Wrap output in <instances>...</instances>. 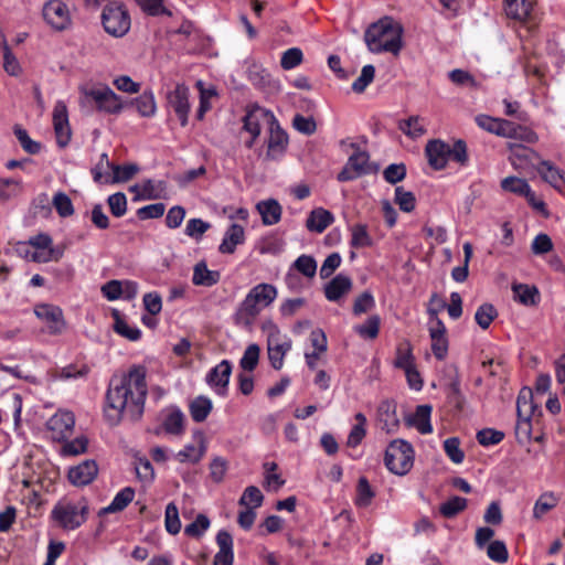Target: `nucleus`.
<instances>
[{
	"mask_svg": "<svg viewBox=\"0 0 565 565\" xmlns=\"http://www.w3.org/2000/svg\"><path fill=\"white\" fill-rule=\"evenodd\" d=\"M147 369L135 364L121 376H113L105 396L104 415L110 425H118L127 416L132 420L141 417L148 394Z\"/></svg>",
	"mask_w": 565,
	"mask_h": 565,
	"instance_id": "f257e3e1",
	"label": "nucleus"
},
{
	"mask_svg": "<svg viewBox=\"0 0 565 565\" xmlns=\"http://www.w3.org/2000/svg\"><path fill=\"white\" fill-rule=\"evenodd\" d=\"M404 29L391 17L372 23L364 32V41L372 53L388 52L398 55L403 47Z\"/></svg>",
	"mask_w": 565,
	"mask_h": 565,
	"instance_id": "f03ea898",
	"label": "nucleus"
},
{
	"mask_svg": "<svg viewBox=\"0 0 565 565\" xmlns=\"http://www.w3.org/2000/svg\"><path fill=\"white\" fill-rule=\"evenodd\" d=\"M277 288L267 282H260L254 286L245 296L233 315L234 323L238 327L250 329L262 312L270 306L277 298Z\"/></svg>",
	"mask_w": 565,
	"mask_h": 565,
	"instance_id": "7ed1b4c3",
	"label": "nucleus"
},
{
	"mask_svg": "<svg viewBox=\"0 0 565 565\" xmlns=\"http://www.w3.org/2000/svg\"><path fill=\"white\" fill-rule=\"evenodd\" d=\"M88 502L82 497L78 500L61 499L51 511V519L66 531H74L84 524L88 518Z\"/></svg>",
	"mask_w": 565,
	"mask_h": 565,
	"instance_id": "20e7f679",
	"label": "nucleus"
},
{
	"mask_svg": "<svg viewBox=\"0 0 565 565\" xmlns=\"http://www.w3.org/2000/svg\"><path fill=\"white\" fill-rule=\"evenodd\" d=\"M340 143L342 147L348 146L353 150V153L348 158L347 163L338 173L337 179L339 182L352 181L362 175L376 173L379 171V166L370 161L369 152L362 150L358 143H347L345 140H341Z\"/></svg>",
	"mask_w": 565,
	"mask_h": 565,
	"instance_id": "39448f33",
	"label": "nucleus"
},
{
	"mask_svg": "<svg viewBox=\"0 0 565 565\" xmlns=\"http://www.w3.org/2000/svg\"><path fill=\"white\" fill-rule=\"evenodd\" d=\"M541 414V408L533 401V393L530 388H522L516 399L518 422L515 425V436L519 443H525L531 439L532 424L531 418Z\"/></svg>",
	"mask_w": 565,
	"mask_h": 565,
	"instance_id": "423d86ee",
	"label": "nucleus"
},
{
	"mask_svg": "<svg viewBox=\"0 0 565 565\" xmlns=\"http://www.w3.org/2000/svg\"><path fill=\"white\" fill-rule=\"evenodd\" d=\"M384 463L392 473L406 475L414 465L413 446L404 439L391 441L385 451Z\"/></svg>",
	"mask_w": 565,
	"mask_h": 565,
	"instance_id": "0eeeda50",
	"label": "nucleus"
},
{
	"mask_svg": "<svg viewBox=\"0 0 565 565\" xmlns=\"http://www.w3.org/2000/svg\"><path fill=\"white\" fill-rule=\"evenodd\" d=\"M100 20L105 32L114 38L125 36L131 26L126 6L118 1L109 2L104 7Z\"/></svg>",
	"mask_w": 565,
	"mask_h": 565,
	"instance_id": "6e6552de",
	"label": "nucleus"
},
{
	"mask_svg": "<svg viewBox=\"0 0 565 565\" xmlns=\"http://www.w3.org/2000/svg\"><path fill=\"white\" fill-rule=\"evenodd\" d=\"M82 93L84 97L93 102L96 109L102 113L117 115L125 106L120 97L108 86L83 88Z\"/></svg>",
	"mask_w": 565,
	"mask_h": 565,
	"instance_id": "1a4fd4ad",
	"label": "nucleus"
},
{
	"mask_svg": "<svg viewBox=\"0 0 565 565\" xmlns=\"http://www.w3.org/2000/svg\"><path fill=\"white\" fill-rule=\"evenodd\" d=\"M427 312L431 319L428 331L433 354L438 361H444L447 358L449 347L447 329L444 322L438 318V310L428 308Z\"/></svg>",
	"mask_w": 565,
	"mask_h": 565,
	"instance_id": "9d476101",
	"label": "nucleus"
},
{
	"mask_svg": "<svg viewBox=\"0 0 565 565\" xmlns=\"http://www.w3.org/2000/svg\"><path fill=\"white\" fill-rule=\"evenodd\" d=\"M42 17L55 31H64L72 24L68 7L62 0H49L43 4Z\"/></svg>",
	"mask_w": 565,
	"mask_h": 565,
	"instance_id": "9b49d317",
	"label": "nucleus"
},
{
	"mask_svg": "<svg viewBox=\"0 0 565 565\" xmlns=\"http://www.w3.org/2000/svg\"><path fill=\"white\" fill-rule=\"evenodd\" d=\"M34 315L38 319L46 323L47 331L52 335H57L66 329L63 310L52 303H39L34 307Z\"/></svg>",
	"mask_w": 565,
	"mask_h": 565,
	"instance_id": "f8f14e48",
	"label": "nucleus"
},
{
	"mask_svg": "<svg viewBox=\"0 0 565 565\" xmlns=\"http://www.w3.org/2000/svg\"><path fill=\"white\" fill-rule=\"evenodd\" d=\"M274 114L260 106H253L244 117V129L254 138L260 135L263 128H268L275 124Z\"/></svg>",
	"mask_w": 565,
	"mask_h": 565,
	"instance_id": "ddd939ff",
	"label": "nucleus"
},
{
	"mask_svg": "<svg viewBox=\"0 0 565 565\" xmlns=\"http://www.w3.org/2000/svg\"><path fill=\"white\" fill-rule=\"evenodd\" d=\"M189 96V87L184 84H178L173 90L167 94L168 106L175 113L183 127L188 125L190 111Z\"/></svg>",
	"mask_w": 565,
	"mask_h": 565,
	"instance_id": "4468645a",
	"label": "nucleus"
},
{
	"mask_svg": "<svg viewBox=\"0 0 565 565\" xmlns=\"http://www.w3.org/2000/svg\"><path fill=\"white\" fill-rule=\"evenodd\" d=\"M53 126L56 136V142L61 148L66 147L72 137L68 122V111L63 100H57L53 109Z\"/></svg>",
	"mask_w": 565,
	"mask_h": 565,
	"instance_id": "2eb2a0df",
	"label": "nucleus"
},
{
	"mask_svg": "<svg viewBox=\"0 0 565 565\" xmlns=\"http://www.w3.org/2000/svg\"><path fill=\"white\" fill-rule=\"evenodd\" d=\"M450 145L440 140L433 139L426 143L425 156L428 164L434 170H443L449 160Z\"/></svg>",
	"mask_w": 565,
	"mask_h": 565,
	"instance_id": "dca6fc26",
	"label": "nucleus"
},
{
	"mask_svg": "<svg viewBox=\"0 0 565 565\" xmlns=\"http://www.w3.org/2000/svg\"><path fill=\"white\" fill-rule=\"evenodd\" d=\"M269 137L267 141V157L269 159H278L284 154L288 145V135L280 127L278 120L275 118V124L268 128Z\"/></svg>",
	"mask_w": 565,
	"mask_h": 565,
	"instance_id": "f3484780",
	"label": "nucleus"
},
{
	"mask_svg": "<svg viewBox=\"0 0 565 565\" xmlns=\"http://www.w3.org/2000/svg\"><path fill=\"white\" fill-rule=\"evenodd\" d=\"M292 341L287 335L267 340V354L270 365L280 370L286 354L291 350Z\"/></svg>",
	"mask_w": 565,
	"mask_h": 565,
	"instance_id": "a211bd4d",
	"label": "nucleus"
},
{
	"mask_svg": "<svg viewBox=\"0 0 565 565\" xmlns=\"http://www.w3.org/2000/svg\"><path fill=\"white\" fill-rule=\"evenodd\" d=\"M397 405L394 399L382 401L376 411V417L381 424L382 430L393 434L399 426V419L396 414Z\"/></svg>",
	"mask_w": 565,
	"mask_h": 565,
	"instance_id": "6ab92c4d",
	"label": "nucleus"
},
{
	"mask_svg": "<svg viewBox=\"0 0 565 565\" xmlns=\"http://www.w3.org/2000/svg\"><path fill=\"white\" fill-rule=\"evenodd\" d=\"M98 473L95 460L87 459L68 470V480L73 486L84 487L94 481Z\"/></svg>",
	"mask_w": 565,
	"mask_h": 565,
	"instance_id": "aec40b11",
	"label": "nucleus"
},
{
	"mask_svg": "<svg viewBox=\"0 0 565 565\" xmlns=\"http://www.w3.org/2000/svg\"><path fill=\"white\" fill-rule=\"evenodd\" d=\"M232 373V364L227 360L221 361L206 375V382L210 386L215 387L220 395H225Z\"/></svg>",
	"mask_w": 565,
	"mask_h": 565,
	"instance_id": "412c9836",
	"label": "nucleus"
},
{
	"mask_svg": "<svg viewBox=\"0 0 565 565\" xmlns=\"http://www.w3.org/2000/svg\"><path fill=\"white\" fill-rule=\"evenodd\" d=\"M75 425V418L71 412H57L47 422V428L52 431L54 439L68 437Z\"/></svg>",
	"mask_w": 565,
	"mask_h": 565,
	"instance_id": "4be33fe9",
	"label": "nucleus"
},
{
	"mask_svg": "<svg viewBox=\"0 0 565 565\" xmlns=\"http://www.w3.org/2000/svg\"><path fill=\"white\" fill-rule=\"evenodd\" d=\"M216 543L218 552L214 556V565H233L234 552H233V537L230 532L221 530L216 534Z\"/></svg>",
	"mask_w": 565,
	"mask_h": 565,
	"instance_id": "5701e85b",
	"label": "nucleus"
},
{
	"mask_svg": "<svg viewBox=\"0 0 565 565\" xmlns=\"http://www.w3.org/2000/svg\"><path fill=\"white\" fill-rule=\"evenodd\" d=\"M248 79L258 89L271 93L278 88V81H276L270 73L259 65H252L248 68Z\"/></svg>",
	"mask_w": 565,
	"mask_h": 565,
	"instance_id": "b1692460",
	"label": "nucleus"
},
{
	"mask_svg": "<svg viewBox=\"0 0 565 565\" xmlns=\"http://www.w3.org/2000/svg\"><path fill=\"white\" fill-rule=\"evenodd\" d=\"M352 288V280L349 276L339 274L333 277L324 287V296L329 301H338Z\"/></svg>",
	"mask_w": 565,
	"mask_h": 565,
	"instance_id": "393cba45",
	"label": "nucleus"
},
{
	"mask_svg": "<svg viewBox=\"0 0 565 565\" xmlns=\"http://www.w3.org/2000/svg\"><path fill=\"white\" fill-rule=\"evenodd\" d=\"M245 241V231L242 225L233 223L226 230L222 243L218 246L221 254H233L237 245Z\"/></svg>",
	"mask_w": 565,
	"mask_h": 565,
	"instance_id": "a878e982",
	"label": "nucleus"
},
{
	"mask_svg": "<svg viewBox=\"0 0 565 565\" xmlns=\"http://www.w3.org/2000/svg\"><path fill=\"white\" fill-rule=\"evenodd\" d=\"M510 151L509 159L515 169H525L537 159V153L533 149L516 142L510 143Z\"/></svg>",
	"mask_w": 565,
	"mask_h": 565,
	"instance_id": "bb28decb",
	"label": "nucleus"
},
{
	"mask_svg": "<svg viewBox=\"0 0 565 565\" xmlns=\"http://www.w3.org/2000/svg\"><path fill=\"white\" fill-rule=\"evenodd\" d=\"M431 411L433 407L428 404L418 405L414 415L406 418V424L416 427L420 434H430L433 431L430 424Z\"/></svg>",
	"mask_w": 565,
	"mask_h": 565,
	"instance_id": "cd10ccee",
	"label": "nucleus"
},
{
	"mask_svg": "<svg viewBox=\"0 0 565 565\" xmlns=\"http://www.w3.org/2000/svg\"><path fill=\"white\" fill-rule=\"evenodd\" d=\"M537 172L542 179L555 190L562 192L565 189V174L548 161H541Z\"/></svg>",
	"mask_w": 565,
	"mask_h": 565,
	"instance_id": "c85d7f7f",
	"label": "nucleus"
},
{
	"mask_svg": "<svg viewBox=\"0 0 565 565\" xmlns=\"http://www.w3.org/2000/svg\"><path fill=\"white\" fill-rule=\"evenodd\" d=\"M256 209L262 216L263 224L265 225H275L281 218L282 207L275 199L258 202Z\"/></svg>",
	"mask_w": 565,
	"mask_h": 565,
	"instance_id": "c756f323",
	"label": "nucleus"
},
{
	"mask_svg": "<svg viewBox=\"0 0 565 565\" xmlns=\"http://www.w3.org/2000/svg\"><path fill=\"white\" fill-rule=\"evenodd\" d=\"M184 414L181 412L179 407H171L166 415L161 428L166 434L173 436H181L184 433Z\"/></svg>",
	"mask_w": 565,
	"mask_h": 565,
	"instance_id": "7c9ffc66",
	"label": "nucleus"
},
{
	"mask_svg": "<svg viewBox=\"0 0 565 565\" xmlns=\"http://www.w3.org/2000/svg\"><path fill=\"white\" fill-rule=\"evenodd\" d=\"M221 279V274L217 270H210L204 260L195 264L193 268L192 282L195 286L212 287Z\"/></svg>",
	"mask_w": 565,
	"mask_h": 565,
	"instance_id": "2f4dec72",
	"label": "nucleus"
},
{
	"mask_svg": "<svg viewBox=\"0 0 565 565\" xmlns=\"http://www.w3.org/2000/svg\"><path fill=\"white\" fill-rule=\"evenodd\" d=\"M333 221L334 216L330 211L318 207L310 212L306 226L310 232L322 233Z\"/></svg>",
	"mask_w": 565,
	"mask_h": 565,
	"instance_id": "473e14b6",
	"label": "nucleus"
},
{
	"mask_svg": "<svg viewBox=\"0 0 565 565\" xmlns=\"http://www.w3.org/2000/svg\"><path fill=\"white\" fill-rule=\"evenodd\" d=\"M514 299L524 306H536L540 302V291L536 286L527 284H513Z\"/></svg>",
	"mask_w": 565,
	"mask_h": 565,
	"instance_id": "72a5a7b5",
	"label": "nucleus"
},
{
	"mask_svg": "<svg viewBox=\"0 0 565 565\" xmlns=\"http://www.w3.org/2000/svg\"><path fill=\"white\" fill-rule=\"evenodd\" d=\"M504 10L508 18L523 22L530 17L532 3L527 0H504Z\"/></svg>",
	"mask_w": 565,
	"mask_h": 565,
	"instance_id": "f704fd0d",
	"label": "nucleus"
},
{
	"mask_svg": "<svg viewBox=\"0 0 565 565\" xmlns=\"http://www.w3.org/2000/svg\"><path fill=\"white\" fill-rule=\"evenodd\" d=\"M135 498V490L131 487L121 489L113 499L109 505L99 511V515L116 513L125 510Z\"/></svg>",
	"mask_w": 565,
	"mask_h": 565,
	"instance_id": "c9c22d12",
	"label": "nucleus"
},
{
	"mask_svg": "<svg viewBox=\"0 0 565 565\" xmlns=\"http://www.w3.org/2000/svg\"><path fill=\"white\" fill-rule=\"evenodd\" d=\"M212 408V401L204 395L196 396L189 405L190 415L195 423L204 422Z\"/></svg>",
	"mask_w": 565,
	"mask_h": 565,
	"instance_id": "e433bc0d",
	"label": "nucleus"
},
{
	"mask_svg": "<svg viewBox=\"0 0 565 565\" xmlns=\"http://www.w3.org/2000/svg\"><path fill=\"white\" fill-rule=\"evenodd\" d=\"M559 502V497L552 491L542 493L534 503L533 518L541 520L546 513L553 510Z\"/></svg>",
	"mask_w": 565,
	"mask_h": 565,
	"instance_id": "4c0bfd02",
	"label": "nucleus"
},
{
	"mask_svg": "<svg viewBox=\"0 0 565 565\" xmlns=\"http://www.w3.org/2000/svg\"><path fill=\"white\" fill-rule=\"evenodd\" d=\"M140 188L139 195L145 200H157L160 199L166 189L167 184L164 181H154L151 179L145 180L140 185H135L131 191H136Z\"/></svg>",
	"mask_w": 565,
	"mask_h": 565,
	"instance_id": "58836bf2",
	"label": "nucleus"
},
{
	"mask_svg": "<svg viewBox=\"0 0 565 565\" xmlns=\"http://www.w3.org/2000/svg\"><path fill=\"white\" fill-rule=\"evenodd\" d=\"M477 125L492 134L504 137V135H509V120L505 119H497L487 115H479L476 117Z\"/></svg>",
	"mask_w": 565,
	"mask_h": 565,
	"instance_id": "ea45409f",
	"label": "nucleus"
},
{
	"mask_svg": "<svg viewBox=\"0 0 565 565\" xmlns=\"http://www.w3.org/2000/svg\"><path fill=\"white\" fill-rule=\"evenodd\" d=\"M393 364L403 371L415 365V356L409 341H403L397 345Z\"/></svg>",
	"mask_w": 565,
	"mask_h": 565,
	"instance_id": "a19ab883",
	"label": "nucleus"
},
{
	"mask_svg": "<svg viewBox=\"0 0 565 565\" xmlns=\"http://www.w3.org/2000/svg\"><path fill=\"white\" fill-rule=\"evenodd\" d=\"M131 105L136 107L137 111L142 117H152L157 110L154 95L151 90H145L141 95L131 100Z\"/></svg>",
	"mask_w": 565,
	"mask_h": 565,
	"instance_id": "79ce46f5",
	"label": "nucleus"
},
{
	"mask_svg": "<svg viewBox=\"0 0 565 565\" xmlns=\"http://www.w3.org/2000/svg\"><path fill=\"white\" fill-rule=\"evenodd\" d=\"M507 130H509V135H504V137L515 141L535 143L539 140L537 134L526 126H521L509 121V127H507Z\"/></svg>",
	"mask_w": 565,
	"mask_h": 565,
	"instance_id": "37998d69",
	"label": "nucleus"
},
{
	"mask_svg": "<svg viewBox=\"0 0 565 565\" xmlns=\"http://www.w3.org/2000/svg\"><path fill=\"white\" fill-rule=\"evenodd\" d=\"M356 424L351 428L350 434L348 436L347 445L348 447L355 448L359 446L364 437L366 436V417L363 413H356L354 415Z\"/></svg>",
	"mask_w": 565,
	"mask_h": 565,
	"instance_id": "c03bdc74",
	"label": "nucleus"
},
{
	"mask_svg": "<svg viewBox=\"0 0 565 565\" xmlns=\"http://www.w3.org/2000/svg\"><path fill=\"white\" fill-rule=\"evenodd\" d=\"M140 10L150 17H172V11L164 4L166 0H134Z\"/></svg>",
	"mask_w": 565,
	"mask_h": 565,
	"instance_id": "a18cd8bd",
	"label": "nucleus"
},
{
	"mask_svg": "<svg viewBox=\"0 0 565 565\" xmlns=\"http://www.w3.org/2000/svg\"><path fill=\"white\" fill-rule=\"evenodd\" d=\"M114 317V330L119 335L130 340V341H137L141 337V331L137 327H131L127 323V321L121 318L120 313L117 310H114L113 312Z\"/></svg>",
	"mask_w": 565,
	"mask_h": 565,
	"instance_id": "49530a36",
	"label": "nucleus"
},
{
	"mask_svg": "<svg viewBox=\"0 0 565 565\" xmlns=\"http://www.w3.org/2000/svg\"><path fill=\"white\" fill-rule=\"evenodd\" d=\"M23 190L22 181L13 178H0V202L17 198Z\"/></svg>",
	"mask_w": 565,
	"mask_h": 565,
	"instance_id": "de8ad7c7",
	"label": "nucleus"
},
{
	"mask_svg": "<svg viewBox=\"0 0 565 565\" xmlns=\"http://www.w3.org/2000/svg\"><path fill=\"white\" fill-rule=\"evenodd\" d=\"M381 318L377 315L370 316L364 323L354 327V331L363 339L373 340L380 332Z\"/></svg>",
	"mask_w": 565,
	"mask_h": 565,
	"instance_id": "09e8293b",
	"label": "nucleus"
},
{
	"mask_svg": "<svg viewBox=\"0 0 565 565\" xmlns=\"http://www.w3.org/2000/svg\"><path fill=\"white\" fill-rule=\"evenodd\" d=\"M497 317L498 310L489 302H484L479 306L475 313L477 324L483 330H487Z\"/></svg>",
	"mask_w": 565,
	"mask_h": 565,
	"instance_id": "8fccbe9b",
	"label": "nucleus"
},
{
	"mask_svg": "<svg viewBox=\"0 0 565 565\" xmlns=\"http://www.w3.org/2000/svg\"><path fill=\"white\" fill-rule=\"evenodd\" d=\"M264 495L255 486H248L238 500V504L249 509H257L263 504Z\"/></svg>",
	"mask_w": 565,
	"mask_h": 565,
	"instance_id": "3c124183",
	"label": "nucleus"
},
{
	"mask_svg": "<svg viewBox=\"0 0 565 565\" xmlns=\"http://www.w3.org/2000/svg\"><path fill=\"white\" fill-rule=\"evenodd\" d=\"M205 446L202 443L201 446L198 448L194 445H186L182 450H180L175 457L179 462L185 463H198L205 454Z\"/></svg>",
	"mask_w": 565,
	"mask_h": 565,
	"instance_id": "603ef678",
	"label": "nucleus"
},
{
	"mask_svg": "<svg viewBox=\"0 0 565 565\" xmlns=\"http://www.w3.org/2000/svg\"><path fill=\"white\" fill-rule=\"evenodd\" d=\"M467 508V499L461 497H451L449 500L444 502L440 508L439 512L443 516L447 519H451L456 516L458 513L463 511Z\"/></svg>",
	"mask_w": 565,
	"mask_h": 565,
	"instance_id": "864d4df0",
	"label": "nucleus"
},
{
	"mask_svg": "<svg viewBox=\"0 0 565 565\" xmlns=\"http://www.w3.org/2000/svg\"><path fill=\"white\" fill-rule=\"evenodd\" d=\"M350 245L354 248H362L372 245V238L367 233L366 225L355 224L351 227Z\"/></svg>",
	"mask_w": 565,
	"mask_h": 565,
	"instance_id": "5fc2aeb1",
	"label": "nucleus"
},
{
	"mask_svg": "<svg viewBox=\"0 0 565 565\" xmlns=\"http://www.w3.org/2000/svg\"><path fill=\"white\" fill-rule=\"evenodd\" d=\"M259 354H260V348L258 344L256 343H252L249 344L241 361H239V366L244 370V371H248V372H253L257 364H258V361H259Z\"/></svg>",
	"mask_w": 565,
	"mask_h": 565,
	"instance_id": "6e6d98bb",
	"label": "nucleus"
},
{
	"mask_svg": "<svg viewBox=\"0 0 565 565\" xmlns=\"http://www.w3.org/2000/svg\"><path fill=\"white\" fill-rule=\"evenodd\" d=\"M501 188L507 192H511L521 196H524L525 193H529V190L531 189L526 180L518 177L504 178L501 181Z\"/></svg>",
	"mask_w": 565,
	"mask_h": 565,
	"instance_id": "4d7b16f0",
	"label": "nucleus"
},
{
	"mask_svg": "<svg viewBox=\"0 0 565 565\" xmlns=\"http://www.w3.org/2000/svg\"><path fill=\"white\" fill-rule=\"evenodd\" d=\"M164 525L168 533L177 535L181 530L179 510L173 502L166 507Z\"/></svg>",
	"mask_w": 565,
	"mask_h": 565,
	"instance_id": "13d9d810",
	"label": "nucleus"
},
{
	"mask_svg": "<svg viewBox=\"0 0 565 565\" xmlns=\"http://www.w3.org/2000/svg\"><path fill=\"white\" fill-rule=\"evenodd\" d=\"M292 268L311 279L317 273V262L312 256L303 254L294 262Z\"/></svg>",
	"mask_w": 565,
	"mask_h": 565,
	"instance_id": "bf43d9fd",
	"label": "nucleus"
},
{
	"mask_svg": "<svg viewBox=\"0 0 565 565\" xmlns=\"http://www.w3.org/2000/svg\"><path fill=\"white\" fill-rule=\"evenodd\" d=\"M395 203L403 212H412L416 206V198L412 191H406L403 186L395 188Z\"/></svg>",
	"mask_w": 565,
	"mask_h": 565,
	"instance_id": "052dcab7",
	"label": "nucleus"
},
{
	"mask_svg": "<svg viewBox=\"0 0 565 565\" xmlns=\"http://www.w3.org/2000/svg\"><path fill=\"white\" fill-rule=\"evenodd\" d=\"M210 524L211 522L209 518L205 514L200 513L192 523L185 525L184 534L191 537L200 539L205 533V531H207Z\"/></svg>",
	"mask_w": 565,
	"mask_h": 565,
	"instance_id": "680f3d73",
	"label": "nucleus"
},
{
	"mask_svg": "<svg viewBox=\"0 0 565 565\" xmlns=\"http://www.w3.org/2000/svg\"><path fill=\"white\" fill-rule=\"evenodd\" d=\"M375 493L372 490L367 479L361 477L358 481L355 504L359 507H367Z\"/></svg>",
	"mask_w": 565,
	"mask_h": 565,
	"instance_id": "e2e57ef3",
	"label": "nucleus"
},
{
	"mask_svg": "<svg viewBox=\"0 0 565 565\" xmlns=\"http://www.w3.org/2000/svg\"><path fill=\"white\" fill-rule=\"evenodd\" d=\"M418 116H411L408 119L399 122V129L411 138H418L426 132Z\"/></svg>",
	"mask_w": 565,
	"mask_h": 565,
	"instance_id": "0e129e2a",
	"label": "nucleus"
},
{
	"mask_svg": "<svg viewBox=\"0 0 565 565\" xmlns=\"http://www.w3.org/2000/svg\"><path fill=\"white\" fill-rule=\"evenodd\" d=\"M375 76V67L371 64L362 67L360 76L353 82L352 90L361 94L373 82Z\"/></svg>",
	"mask_w": 565,
	"mask_h": 565,
	"instance_id": "69168bd1",
	"label": "nucleus"
},
{
	"mask_svg": "<svg viewBox=\"0 0 565 565\" xmlns=\"http://www.w3.org/2000/svg\"><path fill=\"white\" fill-rule=\"evenodd\" d=\"M211 227L209 222L203 221L202 218H190L186 222L184 233L189 237L200 241L205 232H207Z\"/></svg>",
	"mask_w": 565,
	"mask_h": 565,
	"instance_id": "338daca9",
	"label": "nucleus"
},
{
	"mask_svg": "<svg viewBox=\"0 0 565 565\" xmlns=\"http://www.w3.org/2000/svg\"><path fill=\"white\" fill-rule=\"evenodd\" d=\"M488 557L499 564H504L509 558V552L503 541H492L487 548Z\"/></svg>",
	"mask_w": 565,
	"mask_h": 565,
	"instance_id": "774afa93",
	"label": "nucleus"
}]
</instances>
